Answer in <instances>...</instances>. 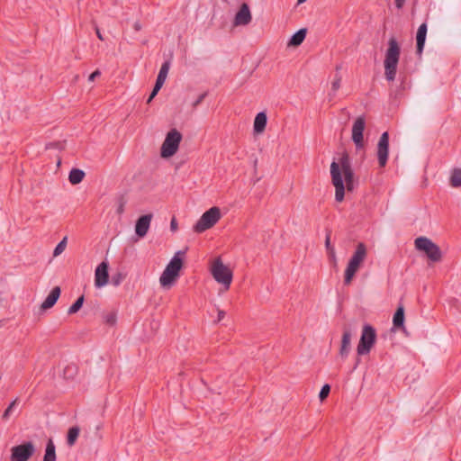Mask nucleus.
Masks as SVG:
<instances>
[{
	"mask_svg": "<svg viewBox=\"0 0 461 461\" xmlns=\"http://www.w3.org/2000/svg\"><path fill=\"white\" fill-rule=\"evenodd\" d=\"M60 294H61V289L59 286L53 287L52 290L50 291V293L46 297V299L41 303V309L42 311H46L48 309L52 308L58 302V300L60 296Z\"/></svg>",
	"mask_w": 461,
	"mask_h": 461,
	"instance_id": "nucleus-17",
	"label": "nucleus"
},
{
	"mask_svg": "<svg viewBox=\"0 0 461 461\" xmlns=\"http://www.w3.org/2000/svg\"><path fill=\"white\" fill-rule=\"evenodd\" d=\"M95 33H96V36H97V38L99 40L104 41V37H103V35H102V33H101V32H100L98 27L95 28Z\"/></svg>",
	"mask_w": 461,
	"mask_h": 461,
	"instance_id": "nucleus-45",
	"label": "nucleus"
},
{
	"mask_svg": "<svg viewBox=\"0 0 461 461\" xmlns=\"http://www.w3.org/2000/svg\"><path fill=\"white\" fill-rule=\"evenodd\" d=\"M56 447L53 440L50 438L46 444L43 461H56Z\"/></svg>",
	"mask_w": 461,
	"mask_h": 461,
	"instance_id": "nucleus-24",
	"label": "nucleus"
},
{
	"mask_svg": "<svg viewBox=\"0 0 461 461\" xmlns=\"http://www.w3.org/2000/svg\"><path fill=\"white\" fill-rule=\"evenodd\" d=\"M181 140L182 134L176 129L169 131L160 149L161 157L170 158L174 156L178 149Z\"/></svg>",
	"mask_w": 461,
	"mask_h": 461,
	"instance_id": "nucleus-7",
	"label": "nucleus"
},
{
	"mask_svg": "<svg viewBox=\"0 0 461 461\" xmlns=\"http://www.w3.org/2000/svg\"><path fill=\"white\" fill-rule=\"evenodd\" d=\"M252 16L249 5L244 3L241 5L240 10L237 12L234 17L235 26H244L251 22Z\"/></svg>",
	"mask_w": 461,
	"mask_h": 461,
	"instance_id": "nucleus-15",
	"label": "nucleus"
},
{
	"mask_svg": "<svg viewBox=\"0 0 461 461\" xmlns=\"http://www.w3.org/2000/svg\"><path fill=\"white\" fill-rule=\"evenodd\" d=\"M325 248L328 251L329 256L335 259L336 258L335 249L330 244V230H328L327 234H326Z\"/></svg>",
	"mask_w": 461,
	"mask_h": 461,
	"instance_id": "nucleus-31",
	"label": "nucleus"
},
{
	"mask_svg": "<svg viewBox=\"0 0 461 461\" xmlns=\"http://www.w3.org/2000/svg\"><path fill=\"white\" fill-rule=\"evenodd\" d=\"M133 28L135 31L139 32L141 30V24L140 22H135L133 24Z\"/></svg>",
	"mask_w": 461,
	"mask_h": 461,
	"instance_id": "nucleus-44",
	"label": "nucleus"
},
{
	"mask_svg": "<svg viewBox=\"0 0 461 461\" xmlns=\"http://www.w3.org/2000/svg\"><path fill=\"white\" fill-rule=\"evenodd\" d=\"M389 154V133L384 131L380 136L377 143V158L381 167H385Z\"/></svg>",
	"mask_w": 461,
	"mask_h": 461,
	"instance_id": "nucleus-11",
	"label": "nucleus"
},
{
	"mask_svg": "<svg viewBox=\"0 0 461 461\" xmlns=\"http://www.w3.org/2000/svg\"><path fill=\"white\" fill-rule=\"evenodd\" d=\"M415 248L423 251L432 262H439L442 259L440 248L427 237H419L415 240Z\"/></svg>",
	"mask_w": 461,
	"mask_h": 461,
	"instance_id": "nucleus-5",
	"label": "nucleus"
},
{
	"mask_svg": "<svg viewBox=\"0 0 461 461\" xmlns=\"http://www.w3.org/2000/svg\"><path fill=\"white\" fill-rule=\"evenodd\" d=\"M84 302H85L84 295L79 296L76 300V302L68 308V314L77 313L82 308Z\"/></svg>",
	"mask_w": 461,
	"mask_h": 461,
	"instance_id": "nucleus-30",
	"label": "nucleus"
},
{
	"mask_svg": "<svg viewBox=\"0 0 461 461\" xmlns=\"http://www.w3.org/2000/svg\"><path fill=\"white\" fill-rule=\"evenodd\" d=\"M170 229L172 231H176L177 230V222L176 218H173L170 222Z\"/></svg>",
	"mask_w": 461,
	"mask_h": 461,
	"instance_id": "nucleus-41",
	"label": "nucleus"
},
{
	"mask_svg": "<svg viewBox=\"0 0 461 461\" xmlns=\"http://www.w3.org/2000/svg\"><path fill=\"white\" fill-rule=\"evenodd\" d=\"M366 127V120L364 116H359L356 119L352 126V140L356 145L357 149H361L365 147L364 143V130Z\"/></svg>",
	"mask_w": 461,
	"mask_h": 461,
	"instance_id": "nucleus-10",
	"label": "nucleus"
},
{
	"mask_svg": "<svg viewBox=\"0 0 461 461\" xmlns=\"http://www.w3.org/2000/svg\"><path fill=\"white\" fill-rule=\"evenodd\" d=\"M104 321L106 324L110 326H113L117 321V314L115 312H110L104 314Z\"/></svg>",
	"mask_w": 461,
	"mask_h": 461,
	"instance_id": "nucleus-32",
	"label": "nucleus"
},
{
	"mask_svg": "<svg viewBox=\"0 0 461 461\" xmlns=\"http://www.w3.org/2000/svg\"><path fill=\"white\" fill-rule=\"evenodd\" d=\"M220 219L221 211L218 207L213 206L203 213L197 222L194 225L193 230L196 233H202L213 227Z\"/></svg>",
	"mask_w": 461,
	"mask_h": 461,
	"instance_id": "nucleus-6",
	"label": "nucleus"
},
{
	"mask_svg": "<svg viewBox=\"0 0 461 461\" xmlns=\"http://www.w3.org/2000/svg\"><path fill=\"white\" fill-rule=\"evenodd\" d=\"M77 366L75 364H69L65 366L63 370V375L66 379H73L75 375L77 374Z\"/></svg>",
	"mask_w": 461,
	"mask_h": 461,
	"instance_id": "nucleus-29",
	"label": "nucleus"
},
{
	"mask_svg": "<svg viewBox=\"0 0 461 461\" xmlns=\"http://www.w3.org/2000/svg\"><path fill=\"white\" fill-rule=\"evenodd\" d=\"M109 264L107 261H103L95 268V285L101 288L108 284L109 281Z\"/></svg>",
	"mask_w": 461,
	"mask_h": 461,
	"instance_id": "nucleus-12",
	"label": "nucleus"
},
{
	"mask_svg": "<svg viewBox=\"0 0 461 461\" xmlns=\"http://www.w3.org/2000/svg\"><path fill=\"white\" fill-rule=\"evenodd\" d=\"M351 349V331L345 329L341 338V345L339 348V356L345 359L348 357Z\"/></svg>",
	"mask_w": 461,
	"mask_h": 461,
	"instance_id": "nucleus-18",
	"label": "nucleus"
},
{
	"mask_svg": "<svg viewBox=\"0 0 461 461\" xmlns=\"http://www.w3.org/2000/svg\"><path fill=\"white\" fill-rule=\"evenodd\" d=\"M400 55L401 46L396 38L392 36L388 41L384 60V75L388 81L395 79Z\"/></svg>",
	"mask_w": 461,
	"mask_h": 461,
	"instance_id": "nucleus-1",
	"label": "nucleus"
},
{
	"mask_svg": "<svg viewBox=\"0 0 461 461\" xmlns=\"http://www.w3.org/2000/svg\"><path fill=\"white\" fill-rule=\"evenodd\" d=\"M405 315H404V307L402 304H400L393 317V325L396 330H400L405 334H408L404 326Z\"/></svg>",
	"mask_w": 461,
	"mask_h": 461,
	"instance_id": "nucleus-19",
	"label": "nucleus"
},
{
	"mask_svg": "<svg viewBox=\"0 0 461 461\" xmlns=\"http://www.w3.org/2000/svg\"><path fill=\"white\" fill-rule=\"evenodd\" d=\"M185 255V250H178L177 252H176V254L170 259L169 263L167 265L165 269H167L170 273H174L175 275L179 276V272L183 267Z\"/></svg>",
	"mask_w": 461,
	"mask_h": 461,
	"instance_id": "nucleus-14",
	"label": "nucleus"
},
{
	"mask_svg": "<svg viewBox=\"0 0 461 461\" xmlns=\"http://www.w3.org/2000/svg\"><path fill=\"white\" fill-rule=\"evenodd\" d=\"M450 185L453 187H460L461 186V169L455 168L450 176Z\"/></svg>",
	"mask_w": 461,
	"mask_h": 461,
	"instance_id": "nucleus-28",
	"label": "nucleus"
},
{
	"mask_svg": "<svg viewBox=\"0 0 461 461\" xmlns=\"http://www.w3.org/2000/svg\"><path fill=\"white\" fill-rule=\"evenodd\" d=\"M169 68H170V61L167 60L161 65V68L159 69V72H158L156 81L164 85V83L167 79Z\"/></svg>",
	"mask_w": 461,
	"mask_h": 461,
	"instance_id": "nucleus-26",
	"label": "nucleus"
},
{
	"mask_svg": "<svg viewBox=\"0 0 461 461\" xmlns=\"http://www.w3.org/2000/svg\"><path fill=\"white\" fill-rule=\"evenodd\" d=\"M267 123V116L265 112L258 113L254 120L253 130L255 133H261L265 131Z\"/></svg>",
	"mask_w": 461,
	"mask_h": 461,
	"instance_id": "nucleus-21",
	"label": "nucleus"
},
{
	"mask_svg": "<svg viewBox=\"0 0 461 461\" xmlns=\"http://www.w3.org/2000/svg\"><path fill=\"white\" fill-rule=\"evenodd\" d=\"M339 165L341 174L343 173L345 183L355 182V174L351 167L350 158L347 152H344L341 155Z\"/></svg>",
	"mask_w": 461,
	"mask_h": 461,
	"instance_id": "nucleus-13",
	"label": "nucleus"
},
{
	"mask_svg": "<svg viewBox=\"0 0 461 461\" xmlns=\"http://www.w3.org/2000/svg\"><path fill=\"white\" fill-rule=\"evenodd\" d=\"M177 277L178 276L175 275L174 273H170L169 271L165 269L162 275L160 276L159 282L161 286L170 287L175 283Z\"/></svg>",
	"mask_w": 461,
	"mask_h": 461,
	"instance_id": "nucleus-22",
	"label": "nucleus"
},
{
	"mask_svg": "<svg viewBox=\"0 0 461 461\" xmlns=\"http://www.w3.org/2000/svg\"><path fill=\"white\" fill-rule=\"evenodd\" d=\"M101 75V72L99 70H95L93 73H91L88 77V81H94L95 77H99Z\"/></svg>",
	"mask_w": 461,
	"mask_h": 461,
	"instance_id": "nucleus-40",
	"label": "nucleus"
},
{
	"mask_svg": "<svg viewBox=\"0 0 461 461\" xmlns=\"http://www.w3.org/2000/svg\"><path fill=\"white\" fill-rule=\"evenodd\" d=\"M341 69V65L336 66V73H339V70Z\"/></svg>",
	"mask_w": 461,
	"mask_h": 461,
	"instance_id": "nucleus-47",
	"label": "nucleus"
},
{
	"mask_svg": "<svg viewBox=\"0 0 461 461\" xmlns=\"http://www.w3.org/2000/svg\"><path fill=\"white\" fill-rule=\"evenodd\" d=\"M207 95H208V92H204V93L201 94L197 97V99L192 104V107L194 109L197 108V106L202 104V102L204 100V98L207 96Z\"/></svg>",
	"mask_w": 461,
	"mask_h": 461,
	"instance_id": "nucleus-39",
	"label": "nucleus"
},
{
	"mask_svg": "<svg viewBox=\"0 0 461 461\" xmlns=\"http://www.w3.org/2000/svg\"><path fill=\"white\" fill-rule=\"evenodd\" d=\"M427 23H423L420 25L418 28L417 33H416V51L418 55H421L425 41H426V35H427Z\"/></svg>",
	"mask_w": 461,
	"mask_h": 461,
	"instance_id": "nucleus-20",
	"label": "nucleus"
},
{
	"mask_svg": "<svg viewBox=\"0 0 461 461\" xmlns=\"http://www.w3.org/2000/svg\"><path fill=\"white\" fill-rule=\"evenodd\" d=\"M80 429L77 426L72 427L68 431L67 436V443L69 447H72L75 445L78 436H79Z\"/></svg>",
	"mask_w": 461,
	"mask_h": 461,
	"instance_id": "nucleus-27",
	"label": "nucleus"
},
{
	"mask_svg": "<svg viewBox=\"0 0 461 461\" xmlns=\"http://www.w3.org/2000/svg\"><path fill=\"white\" fill-rule=\"evenodd\" d=\"M162 86H163V84H160L156 81L155 86L147 100L148 104H149L153 100V98L158 95V91L161 89Z\"/></svg>",
	"mask_w": 461,
	"mask_h": 461,
	"instance_id": "nucleus-37",
	"label": "nucleus"
},
{
	"mask_svg": "<svg viewBox=\"0 0 461 461\" xmlns=\"http://www.w3.org/2000/svg\"><path fill=\"white\" fill-rule=\"evenodd\" d=\"M211 270L213 278L228 289L232 281V271L222 263L220 258L213 261Z\"/></svg>",
	"mask_w": 461,
	"mask_h": 461,
	"instance_id": "nucleus-8",
	"label": "nucleus"
},
{
	"mask_svg": "<svg viewBox=\"0 0 461 461\" xmlns=\"http://www.w3.org/2000/svg\"><path fill=\"white\" fill-rule=\"evenodd\" d=\"M405 1L406 0H394V3H395V6L398 8V9H402L405 4Z\"/></svg>",
	"mask_w": 461,
	"mask_h": 461,
	"instance_id": "nucleus-42",
	"label": "nucleus"
},
{
	"mask_svg": "<svg viewBox=\"0 0 461 461\" xmlns=\"http://www.w3.org/2000/svg\"><path fill=\"white\" fill-rule=\"evenodd\" d=\"M152 220V214L148 213L141 215L136 221L135 233L138 237L143 238L148 233Z\"/></svg>",
	"mask_w": 461,
	"mask_h": 461,
	"instance_id": "nucleus-16",
	"label": "nucleus"
},
{
	"mask_svg": "<svg viewBox=\"0 0 461 461\" xmlns=\"http://www.w3.org/2000/svg\"><path fill=\"white\" fill-rule=\"evenodd\" d=\"M306 29L303 28L298 30L293 36L290 38L288 45L297 47L303 43L306 37Z\"/></svg>",
	"mask_w": 461,
	"mask_h": 461,
	"instance_id": "nucleus-23",
	"label": "nucleus"
},
{
	"mask_svg": "<svg viewBox=\"0 0 461 461\" xmlns=\"http://www.w3.org/2000/svg\"><path fill=\"white\" fill-rule=\"evenodd\" d=\"M330 176L331 183L335 187V200L340 203L344 200L345 190L352 192L357 185V181L344 184L339 165L336 161H332L330 164Z\"/></svg>",
	"mask_w": 461,
	"mask_h": 461,
	"instance_id": "nucleus-3",
	"label": "nucleus"
},
{
	"mask_svg": "<svg viewBox=\"0 0 461 461\" xmlns=\"http://www.w3.org/2000/svg\"><path fill=\"white\" fill-rule=\"evenodd\" d=\"M124 277H125V276L122 273L118 272V273L113 275L111 283L113 285L118 286L122 284Z\"/></svg>",
	"mask_w": 461,
	"mask_h": 461,
	"instance_id": "nucleus-34",
	"label": "nucleus"
},
{
	"mask_svg": "<svg viewBox=\"0 0 461 461\" xmlns=\"http://www.w3.org/2000/svg\"><path fill=\"white\" fill-rule=\"evenodd\" d=\"M330 392V384H325L321 387V391H320V393H319V398H320V400H321V402H322V401H324V400L329 396Z\"/></svg>",
	"mask_w": 461,
	"mask_h": 461,
	"instance_id": "nucleus-35",
	"label": "nucleus"
},
{
	"mask_svg": "<svg viewBox=\"0 0 461 461\" xmlns=\"http://www.w3.org/2000/svg\"><path fill=\"white\" fill-rule=\"evenodd\" d=\"M67 246V237H64L61 241L59 242V244L56 246L53 251V256L57 257L60 255L66 249Z\"/></svg>",
	"mask_w": 461,
	"mask_h": 461,
	"instance_id": "nucleus-33",
	"label": "nucleus"
},
{
	"mask_svg": "<svg viewBox=\"0 0 461 461\" xmlns=\"http://www.w3.org/2000/svg\"><path fill=\"white\" fill-rule=\"evenodd\" d=\"M86 174L82 169L72 168L68 175V180L72 185H77L81 183Z\"/></svg>",
	"mask_w": 461,
	"mask_h": 461,
	"instance_id": "nucleus-25",
	"label": "nucleus"
},
{
	"mask_svg": "<svg viewBox=\"0 0 461 461\" xmlns=\"http://www.w3.org/2000/svg\"><path fill=\"white\" fill-rule=\"evenodd\" d=\"M341 79H342L341 75L339 73H336L335 77H334V80L331 84V90L334 93L339 89Z\"/></svg>",
	"mask_w": 461,
	"mask_h": 461,
	"instance_id": "nucleus-36",
	"label": "nucleus"
},
{
	"mask_svg": "<svg viewBox=\"0 0 461 461\" xmlns=\"http://www.w3.org/2000/svg\"><path fill=\"white\" fill-rule=\"evenodd\" d=\"M35 447L32 441L23 442L11 448V461H28L34 454Z\"/></svg>",
	"mask_w": 461,
	"mask_h": 461,
	"instance_id": "nucleus-9",
	"label": "nucleus"
},
{
	"mask_svg": "<svg viewBox=\"0 0 461 461\" xmlns=\"http://www.w3.org/2000/svg\"><path fill=\"white\" fill-rule=\"evenodd\" d=\"M17 402H18V399L16 398V399H15V400H14V401L9 404V406L5 409V411H4V413H3V417H2L4 420H7V419L10 417L11 412H12V411H13L14 407L16 405Z\"/></svg>",
	"mask_w": 461,
	"mask_h": 461,
	"instance_id": "nucleus-38",
	"label": "nucleus"
},
{
	"mask_svg": "<svg viewBox=\"0 0 461 461\" xmlns=\"http://www.w3.org/2000/svg\"><path fill=\"white\" fill-rule=\"evenodd\" d=\"M359 362H360V359H359V358H357V361H356V364H355L354 369H356V368L357 367V366H358Z\"/></svg>",
	"mask_w": 461,
	"mask_h": 461,
	"instance_id": "nucleus-48",
	"label": "nucleus"
},
{
	"mask_svg": "<svg viewBox=\"0 0 461 461\" xmlns=\"http://www.w3.org/2000/svg\"><path fill=\"white\" fill-rule=\"evenodd\" d=\"M306 0H297L298 4H303L304 3Z\"/></svg>",
	"mask_w": 461,
	"mask_h": 461,
	"instance_id": "nucleus-49",
	"label": "nucleus"
},
{
	"mask_svg": "<svg viewBox=\"0 0 461 461\" xmlns=\"http://www.w3.org/2000/svg\"><path fill=\"white\" fill-rule=\"evenodd\" d=\"M376 341L375 329L370 324H365L362 329L360 339L357 347L358 356L368 354Z\"/></svg>",
	"mask_w": 461,
	"mask_h": 461,
	"instance_id": "nucleus-4",
	"label": "nucleus"
},
{
	"mask_svg": "<svg viewBox=\"0 0 461 461\" xmlns=\"http://www.w3.org/2000/svg\"><path fill=\"white\" fill-rule=\"evenodd\" d=\"M367 256V249L365 243L358 242L356 249L348 260L344 273V285L351 284L356 273L360 268Z\"/></svg>",
	"mask_w": 461,
	"mask_h": 461,
	"instance_id": "nucleus-2",
	"label": "nucleus"
},
{
	"mask_svg": "<svg viewBox=\"0 0 461 461\" xmlns=\"http://www.w3.org/2000/svg\"><path fill=\"white\" fill-rule=\"evenodd\" d=\"M225 312L223 310H218L217 321H221L225 317Z\"/></svg>",
	"mask_w": 461,
	"mask_h": 461,
	"instance_id": "nucleus-43",
	"label": "nucleus"
},
{
	"mask_svg": "<svg viewBox=\"0 0 461 461\" xmlns=\"http://www.w3.org/2000/svg\"><path fill=\"white\" fill-rule=\"evenodd\" d=\"M124 211V203H121L120 205L118 206L117 208V212L119 214L122 213Z\"/></svg>",
	"mask_w": 461,
	"mask_h": 461,
	"instance_id": "nucleus-46",
	"label": "nucleus"
}]
</instances>
